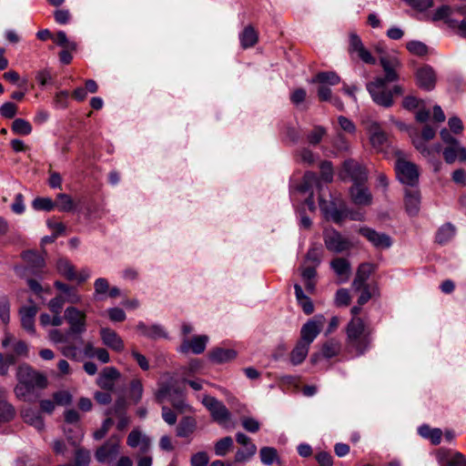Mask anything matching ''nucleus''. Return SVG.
<instances>
[{
	"mask_svg": "<svg viewBox=\"0 0 466 466\" xmlns=\"http://www.w3.org/2000/svg\"><path fill=\"white\" fill-rule=\"evenodd\" d=\"M17 384L15 387V396L25 401L32 400L36 389L47 386L46 378L27 365H21L16 372Z\"/></svg>",
	"mask_w": 466,
	"mask_h": 466,
	"instance_id": "f257e3e1",
	"label": "nucleus"
},
{
	"mask_svg": "<svg viewBox=\"0 0 466 466\" xmlns=\"http://www.w3.org/2000/svg\"><path fill=\"white\" fill-rule=\"evenodd\" d=\"M347 343L350 350L357 355H362L369 348L371 339V330L362 319L353 317L346 329Z\"/></svg>",
	"mask_w": 466,
	"mask_h": 466,
	"instance_id": "f03ea898",
	"label": "nucleus"
},
{
	"mask_svg": "<svg viewBox=\"0 0 466 466\" xmlns=\"http://www.w3.org/2000/svg\"><path fill=\"white\" fill-rule=\"evenodd\" d=\"M397 159L395 170L398 179L407 186L415 187L419 181V169L417 165L405 159L400 151L396 152Z\"/></svg>",
	"mask_w": 466,
	"mask_h": 466,
	"instance_id": "7ed1b4c3",
	"label": "nucleus"
},
{
	"mask_svg": "<svg viewBox=\"0 0 466 466\" xmlns=\"http://www.w3.org/2000/svg\"><path fill=\"white\" fill-rule=\"evenodd\" d=\"M319 205L323 214L331 218L334 222L339 223L343 219L349 218L351 220L361 221L364 219V215L360 211H350L348 209H339L333 202H328L320 195L319 197Z\"/></svg>",
	"mask_w": 466,
	"mask_h": 466,
	"instance_id": "20e7f679",
	"label": "nucleus"
},
{
	"mask_svg": "<svg viewBox=\"0 0 466 466\" xmlns=\"http://www.w3.org/2000/svg\"><path fill=\"white\" fill-rule=\"evenodd\" d=\"M435 128L429 125H426L423 127L420 135H419L417 132L410 133L413 146L424 157H431L435 153H439L441 149L440 144H436L432 147H428L426 144L427 141L431 140L435 137Z\"/></svg>",
	"mask_w": 466,
	"mask_h": 466,
	"instance_id": "39448f33",
	"label": "nucleus"
},
{
	"mask_svg": "<svg viewBox=\"0 0 466 466\" xmlns=\"http://www.w3.org/2000/svg\"><path fill=\"white\" fill-rule=\"evenodd\" d=\"M201 402L208 410L214 421L222 427L228 426L231 414L223 402L209 395H204Z\"/></svg>",
	"mask_w": 466,
	"mask_h": 466,
	"instance_id": "423d86ee",
	"label": "nucleus"
},
{
	"mask_svg": "<svg viewBox=\"0 0 466 466\" xmlns=\"http://www.w3.org/2000/svg\"><path fill=\"white\" fill-rule=\"evenodd\" d=\"M65 320L69 326L68 332L72 335H81L86 331V313L76 307L69 306L64 312Z\"/></svg>",
	"mask_w": 466,
	"mask_h": 466,
	"instance_id": "0eeeda50",
	"label": "nucleus"
},
{
	"mask_svg": "<svg viewBox=\"0 0 466 466\" xmlns=\"http://www.w3.org/2000/svg\"><path fill=\"white\" fill-rule=\"evenodd\" d=\"M119 452L120 439L117 436H111L103 445L96 449L95 458L99 463L110 464L116 461Z\"/></svg>",
	"mask_w": 466,
	"mask_h": 466,
	"instance_id": "6e6552de",
	"label": "nucleus"
},
{
	"mask_svg": "<svg viewBox=\"0 0 466 466\" xmlns=\"http://www.w3.org/2000/svg\"><path fill=\"white\" fill-rule=\"evenodd\" d=\"M325 247L333 253H342L351 248L350 241L333 228H326L323 232Z\"/></svg>",
	"mask_w": 466,
	"mask_h": 466,
	"instance_id": "1a4fd4ad",
	"label": "nucleus"
},
{
	"mask_svg": "<svg viewBox=\"0 0 466 466\" xmlns=\"http://www.w3.org/2000/svg\"><path fill=\"white\" fill-rule=\"evenodd\" d=\"M325 320V317L321 314L316 315L312 319H309L301 327L299 341L310 346V344L320 333L324 326Z\"/></svg>",
	"mask_w": 466,
	"mask_h": 466,
	"instance_id": "9d476101",
	"label": "nucleus"
},
{
	"mask_svg": "<svg viewBox=\"0 0 466 466\" xmlns=\"http://www.w3.org/2000/svg\"><path fill=\"white\" fill-rule=\"evenodd\" d=\"M339 176L342 179L350 178L354 185L363 184L367 180L366 168L352 159L343 163Z\"/></svg>",
	"mask_w": 466,
	"mask_h": 466,
	"instance_id": "9b49d317",
	"label": "nucleus"
},
{
	"mask_svg": "<svg viewBox=\"0 0 466 466\" xmlns=\"http://www.w3.org/2000/svg\"><path fill=\"white\" fill-rule=\"evenodd\" d=\"M317 187L319 190H321L322 187L319 184V179L318 176L313 172H306L302 182L298 187V189L302 193H309V196L306 198L305 204L308 206L310 211H314L316 209L315 201L313 198V188Z\"/></svg>",
	"mask_w": 466,
	"mask_h": 466,
	"instance_id": "f8f14e48",
	"label": "nucleus"
},
{
	"mask_svg": "<svg viewBox=\"0 0 466 466\" xmlns=\"http://www.w3.org/2000/svg\"><path fill=\"white\" fill-rule=\"evenodd\" d=\"M359 232L378 249H386L392 245L391 238L385 233L378 232L368 227L360 228Z\"/></svg>",
	"mask_w": 466,
	"mask_h": 466,
	"instance_id": "ddd939ff",
	"label": "nucleus"
},
{
	"mask_svg": "<svg viewBox=\"0 0 466 466\" xmlns=\"http://www.w3.org/2000/svg\"><path fill=\"white\" fill-rule=\"evenodd\" d=\"M349 52L350 54H356L358 57L364 63L369 65H375L376 58L370 54V52L364 46L360 36L351 33L350 35V46Z\"/></svg>",
	"mask_w": 466,
	"mask_h": 466,
	"instance_id": "4468645a",
	"label": "nucleus"
},
{
	"mask_svg": "<svg viewBox=\"0 0 466 466\" xmlns=\"http://www.w3.org/2000/svg\"><path fill=\"white\" fill-rule=\"evenodd\" d=\"M436 459L440 466H466V457L462 453L451 450H438Z\"/></svg>",
	"mask_w": 466,
	"mask_h": 466,
	"instance_id": "2eb2a0df",
	"label": "nucleus"
},
{
	"mask_svg": "<svg viewBox=\"0 0 466 466\" xmlns=\"http://www.w3.org/2000/svg\"><path fill=\"white\" fill-rule=\"evenodd\" d=\"M54 286L59 291L58 295L63 299L65 303L72 305L82 303L83 296L79 293L76 287L59 280H56Z\"/></svg>",
	"mask_w": 466,
	"mask_h": 466,
	"instance_id": "dca6fc26",
	"label": "nucleus"
},
{
	"mask_svg": "<svg viewBox=\"0 0 466 466\" xmlns=\"http://www.w3.org/2000/svg\"><path fill=\"white\" fill-rule=\"evenodd\" d=\"M178 393V390H174L168 384H161L157 393V400L162 401L165 399H168L173 407L179 411H185L189 410V405L182 398L176 399L172 396V393Z\"/></svg>",
	"mask_w": 466,
	"mask_h": 466,
	"instance_id": "f3484780",
	"label": "nucleus"
},
{
	"mask_svg": "<svg viewBox=\"0 0 466 466\" xmlns=\"http://www.w3.org/2000/svg\"><path fill=\"white\" fill-rule=\"evenodd\" d=\"M236 441L243 447H247V453H244V451H238L235 454V461H247L256 454L257 446L251 442V440L248 436L242 432H238L236 434Z\"/></svg>",
	"mask_w": 466,
	"mask_h": 466,
	"instance_id": "a211bd4d",
	"label": "nucleus"
},
{
	"mask_svg": "<svg viewBox=\"0 0 466 466\" xmlns=\"http://www.w3.org/2000/svg\"><path fill=\"white\" fill-rule=\"evenodd\" d=\"M380 61L385 73V77L381 84L384 85L385 83L396 81L398 79L396 70L400 66L398 58L395 56H381Z\"/></svg>",
	"mask_w": 466,
	"mask_h": 466,
	"instance_id": "6ab92c4d",
	"label": "nucleus"
},
{
	"mask_svg": "<svg viewBox=\"0 0 466 466\" xmlns=\"http://www.w3.org/2000/svg\"><path fill=\"white\" fill-rule=\"evenodd\" d=\"M370 141L372 147L377 151H382L389 145L388 136L380 129L376 122H372L369 127Z\"/></svg>",
	"mask_w": 466,
	"mask_h": 466,
	"instance_id": "aec40b11",
	"label": "nucleus"
},
{
	"mask_svg": "<svg viewBox=\"0 0 466 466\" xmlns=\"http://www.w3.org/2000/svg\"><path fill=\"white\" fill-rule=\"evenodd\" d=\"M100 337L103 344L109 349L116 352H121L124 350V341L115 330L109 328H102L100 329Z\"/></svg>",
	"mask_w": 466,
	"mask_h": 466,
	"instance_id": "412c9836",
	"label": "nucleus"
},
{
	"mask_svg": "<svg viewBox=\"0 0 466 466\" xmlns=\"http://www.w3.org/2000/svg\"><path fill=\"white\" fill-rule=\"evenodd\" d=\"M127 443L131 448H138L141 453H147L151 447V440L148 436L135 429L127 436Z\"/></svg>",
	"mask_w": 466,
	"mask_h": 466,
	"instance_id": "4be33fe9",
	"label": "nucleus"
},
{
	"mask_svg": "<svg viewBox=\"0 0 466 466\" xmlns=\"http://www.w3.org/2000/svg\"><path fill=\"white\" fill-rule=\"evenodd\" d=\"M350 195L352 202L357 206H370L372 203L371 193L363 184L353 185Z\"/></svg>",
	"mask_w": 466,
	"mask_h": 466,
	"instance_id": "5701e85b",
	"label": "nucleus"
},
{
	"mask_svg": "<svg viewBox=\"0 0 466 466\" xmlns=\"http://www.w3.org/2000/svg\"><path fill=\"white\" fill-rule=\"evenodd\" d=\"M405 209L410 216H416L420 207V193L418 188H407L404 196Z\"/></svg>",
	"mask_w": 466,
	"mask_h": 466,
	"instance_id": "b1692460",
	"label": "nucleus"
},
{
	"mask_svg": "<svg viewBox=\"0 0 466 466\" xmlns=\"http://www.w3.org/2000/svg\"><path fill=\"white\" fill-rule=\"evenodd\" d=\"M373 101L382 106H390L394 96L400 95V89H368Z\"/></svg>",
	"mask_w": 466,
	"mask_h": 466,
	"instance_id": "393cba45",
	"label": "nucleus"
},
{
	"mask_svg": "<svg viewBox=\"0 0 466 466\" xmlns=\"http://www.w3.org/2000/svg\"><path fill=\"white\" fill-rule=\"evenodd\" d=\"M330 267L338 277L339 283L347 282L351 273L350 263L344 258H336L331 260Z\"/></svg>",
	"mask_w": 466,
	"mask_h": 466,
	"instance_id": "a878e982",
	"label": "nucleus"
},
{
	"mask_svg": "<svg viewBox=\"0 0 466 466\" xmlns=\"http://www.w3.org/2000/svg\"><path fill=\"white\" fill-rule=\"evenodd\" d=\"M37 313L35 305L23 307L20 309L21 325L30 334L35 333V317Z\"/></svg>",
	"mask_w": 466,
	"mask_h": 466,
	"instance_id": "bb28decb",
	"label": "nucleus"
},
{
	"mask_svg": "<svg viewBox=\"0 0 466 466\" xmlns=\"http://www.w3.org/2000/svg\"><path fill=\"white\" fill-rule=\"evenodd\" d=\"M416 80L420 86L431 87L437 84V76L434 69L426 65L417 70Z\"/></svg>",
	"mask_w": 466,
	"mask_h": 466,
	"instance_id": "cd10ccee",
	"label": "nucleus"
},
{
	"mask_svg": "<svg viewBox=\"0 0 466 466\" xmlns=\"http://www.w3.org/2000/svg\"><path fill=\"white\" fill-rule=\"evenodd\" d=\"M309 83L312 85H318L319 87H329L339 85L341 83V79L336 72L324 71L318 73Z\"/></svg>",
	"mask_w": 466,
	"mask_h": 466,
	"instance_id": "c85d7f7f",
	"label": "nucleus"
},
{
	"mask_svg": "<svg viewBox=\"0 0 466 466\" xmlns=\"http://www.w3.org/2000/svg\"><path fill=\"white\" fill-rule=\"evenodd\" d=\"M374 268L370 263H362L359 266L355 279L352 283V288L355 290H360L364 287H369L367 280L371 275Z\"/></svg>",
	"mask_w": 466,
	"mask_h": 466,
	"instance_id": "c756f323",
	"label": "nucleus"
},
{
	"mask_svg": "<svg viewBox=\"0 0 466 466\" xmlns=\"http://www.w3.org/2000/svg\"><path fill=\"white\" fill-rule=\"evenodd\" d=\"M120 377L119 371L114 367H107L103 370L97 378V385L104 390H112L115 381Z\"/></svg>",
	"mask_w": 466,
	"mask_h": 466,
	"instance_id": "7c9ffc66",
	"label": "nucleus"
},
{
	"mask_svg": "<svg viewBox=\"0 0 466 466\" xmlns=\"http://www.w3.org/2000/svg\"><path fill=\"white\" fill-rule=\"evenodd\" d=\"M443 157L449 164L455 162L457 159L466 161V147H463L457 142L454 145L447 146L443 150Z\"/></svg>",
	"mask_w": 466,
	"mask_h": 466,
	"instance_id": "2f4dec72",
	"label": "nucleus"
},
{
	"mask_svg": "<svg viewBox=\"0 0 466 466\" xmlns=\"http://www.w3.org/2000/svg\"><path fill=\"white\" fill-rule=\"evenodd\" d=\"M208 340V337L206 335L196 336L191 340H185L180 347V350L182 352L191 350L195 354H200L205 350Z\"/></svg>",
	"mask_w": 466,
	"mask_h": 466,
	"instance_id": "473e14b6",
	"label": "nucleus"
},
{
	"mask_svg": "<svg viewBox=\"0 0 466 466\" xmlns=\"http://www.w3.org/2000/svg\"><path fill=\"white\" fill-rule=\"evenodd\" d=\"M21 414L24 421L33 426L38 431H41L45 429L44 419L38 410L32 408H27L23 410Z\"/></svg>",
	"mask_w": 466,
	"mask_h": 466,
	"instance_id": "72a5a7b5",
	"label": "nucleus"
},
{
	"mask_svg": "<svg viewBox=\"0 0 466 466\" xmlns=\"http://www.w3.org/2000/svg\"><path fill=\"white\" fill-rule=\"evenodd\" d=\"M197 429V420L193 417H184L177 426V436L180 438L190 437Z\"/></svg>",
	"mask_w": 466,
	"mask_h": 466,
	"instance_id": "f704fd0d",
	"label": "nucleus"
},
{
	"mask_svg": "<svg viewBox=\"0 0 466 466\" xmlns=\"http://www.w3.org/2000/svg\"><path fill=\"white\" fill-rule=\"evenodd\" d=\"M237 352L232 349L216 348L209 353L210 360L221 364L234 360Z\"/></svg>",
	"mask_w": 466,
	"mask_h": 466,
	"instance_id": "c9c22d12",
	"label": "nucleus"
},
{
	"mask_svg": "<svg viewBox=\"0 0 466 466\" xmlns=\"http://www.w3.org/2000/svg\"><path fill=\"white\" fill-rule=\"evenodd\" d=\"M295 295L298 303L302 308L305 314L309 315L314 311V306L311 299L306 296L300 285L295 284Z\"/></svg>",
	"mask_w": 466,
	"mask_h": 466,
	"instance_id": "e433bc0d",
	"label": "nucleus"
},
{
	"mask_svg": "<svg viewBox=\"0 0 466 466\" xmlns=\"http://www.w3.org/2000/svg\"><path fill=\"white\" fill-rule=\"evenodd\" d=\"M258 33L251 25L246 26L239 35L240 44L243 48L253 46L258 42Z\"/></svg>",
	"mask_w": 466,
	"mask_h": 466,
	"instance_id": "4c0bfd02",
	"label": "nucleus"
},
{
	"mask_svg": "<svg viewBox=\"0 0 466 466\" xmlns=\"http://www.w3.org/2000/svg\"><path fill=\"white\" fill-rule=\"evenodd\" d=\"M309 345H306L305 343H302L299 340L290 353L291 363L293 365H299L302 363L309 353Z\"/></svg>",
	"mask_w": 466,
	"mask_h": 466,
	"instance_id": "58836bf2",
	"label": "nucleus"
},
{
	"mask_svg": "<svg viewBox=\"0 0 466 466\" xmlns=\"http://www.w3.org/2000/svg\"><path fill=\"white\" fill-rule=\"evenodd\" d=\"M109 282L105 278H98L94 282L93 298L95 300H104L109 291Z\"/></svg>",
	"mask_w": 466,
	"mask_h": 466,
	"instance_id": "ea45409f",
	"label": "nucleus"
},
{
	"mask_svg": "<svg viewBox=\"0 0 466 466\" xmlns=\"http://www.w3.org/2000/svg\"><path fill=\"white\" fill-rule=\"evenodd\" d=\"M56 268L57 271L68 280L73 281L76 278L75 267L66 258H60L57 260Z\"/></svg>",
	"mask_w": 466,
	"mask_h": 466,
	"instance_id": "a19ab883",
	"label": "nucleus"
},
{
	"mask_svg": "<svg viewBox=\"0 0 466 466\" xmlns=\"http://www.w3.org/2000/svg\"><path fill=\"white\" fill-rule=\"evenodd\" d=\"M15 413L14 407L4 398V390H0V422L11 420Z\"/></svg>",
	"mask_w": 466,
	"mask_h": 466,
	"instance_id": "79ce46f5",
	"label": "nucleus"
},
{
	"mask_svg": "<svg viewBox=\"0 0 466 466\" xmlns=\"http://www.w3.org/2000/svg\"><path fill=\"white\" fill-rule=\"evenodd\" d=\"M340 348L341 346L339 340L330 339L322 345L321 354L324 358L330 359L339 353Z\"/></svg>",
	"mask_w": 466,
	"mask_h": 466,
	"instance_id": "37998d69",
	"label": "nucleus"
},
{
	"mask_svg": "<svg viewBox=\"0 0 466 466\" xmlns=\"http://www.w3.org/2000/svg\"><path fill=\"white\" fill-rule=\"evenodd\" d=\"M455 234V228L451 223H446L441 227L436 234V241L440 244H445L450 241Z\"/></svg>",
	"mask_w": 466,
	"mask_h": 466,
	"instance_id": "c03bdc74",
	"label": "nucleus"
},
{
	"mask_svg": "<svg viewBox=\"0 0 466 466\" xmlns=\"http://www.w3.org/2000/svg\"><path fill=\"white\" fill-rule=\"evenodd\" d=\"M56 207L59 211L68 212L74 208V201L72 198L65 193H60L56 197Z\"/></svg>",
	"mask_w": 466,
	"mask_h": 466,
	"instance_id": "a18cd8bd",
	"label": "nucleus"
},
{
	"mask_svg": "<svg viewBox=\"0 0 466 466\" xmlns=\"http://www.w3.org/2000/svg\"><path fill=\"white\" fill-rule=\"evenodd\" d=\"M23 258L31 264V266L35 268H42L45 266V259L44 258L38 254L37 252L29 250L25 251L23 254Z\"/></svg>",
	"mask_w": 466,
	"mask_h": 466,
	"instance_id": "49530a36",
	"label": "nucleus"
},
{
	"mask_svg": "<svg viewBox=\"0 0 466 466\" xmlns=\"http://www.w3.org/2000/svg\"><path fill=\"white\" fill-rule=\"evenodd\" d=\"M12 131L18 135L26 136L32 132V126L23 118H16L12 124Z\"/></svg>",
	"mask_w": 466,
	"mask_h": 466,
	"instance_id": "de8ad7c7",
	"label": "nucleus"
},
{
	"mask_svg": "<svg viewBox=\"0 0 466 466\" xmlns=\"http://www.w3.org/2000/svg\"><path fill=\"white\" fill-rule=\"evenodd\" d=\"M259 456L262 463L271 465L278 458V451L273 447H263L259 451Z\"/></svg>",
	"mask_w": 466,
	"mask_h": 466,
	"instance_id": "09e8293b",
	"label": "nucleus"
},
{
	"mask_svg": "<svg viewBox=\"0 0 466 466\" xmlns=\"http://www.w3.org/2000/svg\"><path fill=\"white\" fill-rule=\"evenodd\" d=\"M35 210L51 211L56 208V202L50 198H36L32 202Z\"/></svg>",
	"mask_w": 466,
	"mask_h": 466,
	"instance_id": "8fccbe9b",
	"label": "nucleus"
},
{
	"mask_svg": "<svg viewBox=\"0 0 466 466\" xmlns=\"http://www.w3.org/2000/svg\"><path fill=\"white\" fill-rule=\"evenodd\" d=\"M53 41L59 46L63 47V49H70L76 50V42L69 40L64 31H59L54 36Z\"/></svg>",
	"mask_w": 466,
	"mask_h": 466,
	"instance_id": "3c124183",
	"label": "nucleus"
},
{
	"mask_svg": "<svg viewBox=\"0 0 466 466\" xmlns=\"http://www.w3.org/2000/svg\"><path fill=\"white\" fill-rule=\"evenodd\" d=\"M233 440L231 437H224L218 441L215 444V453L218 456H225L227 452L232 448Z\"/></svg>",
	"mask_w": 466,
	"mask_h": 466,
	"instance_id": "603ef678",
	"label": "nucleus"
},
{
	"mask_svg": "<svg viewBox=\"0 0 466 466\" xmlns=\"http://www.w3.org/2000/svg\"><path fill=\"white\" fill-rule=\"evenodd\" d=\"M53 399L56 405L68 406L73 401V395L68 390H58L53 393Z\"/></svg>",
	"mask_w": 466,
	"mask_h": 466,
	"instance_id": "864d4df0",
	"label": "nucleus"
},
{
	"mask_svg": "<svg viewBox=\"0 0 466 466\" xmlns=\"http://www.w3.org/2000/svg\"><path fill=\"white\" fill-rule=\"evenodd\" d=\"M406 47L412 55L423 56L428 53L427 46L420 41H410L406 44Z\"/></svg>",
	"mask_w": 466,
	"mask_h": 466,
	"instance_id": "5fc2aeb1",
	"label": "nucleus"
},
{
	"mask_svg": "<svg viewBox=\"0 0 466 466\" xmlns=\"http://www.w3.org/2000/svg\"><path fill=\"white\" fill-rule=\"evenodd\" d=\"M130 398L135 401L138 402L143 395V385L140 380L135 379L130 382Z\"/></svg>",
	"mask_w": 466,
	"mask_h": 466,
	"instance_id": "6e6d98bb",
	"label": "nucleus"
},
{
	"mask_svg": "<svg viewBox=\"0 0 466 466\" xmlns=\"http://www.w3.org/2000/svg\"><path fill=\"white\" fill-rule=\"evenodd\" d=\"M326 134V130L324 127H315L307 136V140L309 142V144L312 145V146H316L318 145L322 137H324V135Z\"/></svg>",
	"mask_w": 466,
	"mask_h": 466,
	"instance_id": "4d7b16f0",
	"label": "nucleus"
},
{
	"mask_svg": "<svg viewBox=\"0 0 466 466\" xmlns=\"http://www.w3.org/2000/svg\"><path fill=\"white\" fill-rule=\"evenodd\" d=\"M90 463V452L85 449H77L75 453L74 466H88Z\"/></svg>",
	"mask_w": 466,
	"mask_h": 466,
	"instance_id": "13d9d810",
	"label": "nucleus"
},
{
	"mask_svg": "<svg viewBox=\"0 0 466 466\" xmlns=\"http://www.w3.org/2000/svg\"><path fill=\"white\" fill-rule=\"evenodd\" d=\"M320 178L318 177L320 180H323L325 183H329L333 179V168L332 165L329 161H324L320 165ZM321 185V183L319 182Z\"/></svg>",
	"mask_w": 466,
	"mask_h": 466,
	"instance_id": "bf43d9fd",
	"label": "nucleus"
},
{
	"mask_svg": "<svg viewBox=\"0 0 466 466\" xmlns=\"http://www.w3.org/2000/svg\"><path fill=\"white\" fill-rule=\"evenodd\" d=\"M0 319L5 324L10 320V303L5 297L0 298Z\"/></svg>",
	"mask_w": 466,
	"mask_h": 466,
	"instance_id": "052dcab7",
	"label": "nucleus"
},
{
	"mask_svg": "<svg viewBox=\"0 0 466 466\" xmlns=\"http://www.w3.org/2000/svg\"><path fill=\"white\" fill-rule=\"evenodd\" d=\"M242 427L248 432L255 433L259 431L260 423L254 418L244 417L241 420Z\"/></svg>",
	"mask_w": 466,
	"mask_h": 466,
	"instance_id": "680f3d73",
	"label": "nucleus"
},
{
	"mask_svg": "<svg viewBox=\"0 0 466 466\" xmlns=\"http://www.w3.org/2000/svg\"><path fill=\"white\" fill-rule=\"evenodd\" d=\"M112 425H113V420L111 418L106 419L103 421L102 426L100 427V429L96 430L93 433L94 439L96 440V441H99V440L103 439L106 436V434L107 433V431H109V429L111 428Z\"/></svg>",
	"mask_w": 466,
	"mask_h": 466,
	"instance_id": "e2e57ef3",
	"label": "nucleus"
},
{
	"mask_svg": "<svg viewBox=\"0 0 466 466\" xmlns=\"http://www.w3.org/2000/svg\"><path fill=\"white\" fill-rule=\"evenodd\" d=\"M350 302V296L346 289H340L336 292L335 303L337 306H348Z\"/></svg>",
	"mask_w": 466,
	"mask_h": 466,
	"instance_id": "0e129e2a",
	"label": "nucleus"
},
{
	"mask_svg": "<svg viewBox=\"0 0 466 466\" xmlns=\"http://www.w3.org/2000/svg\"><path fill=\"white\" fill-rule=\"evenodd\" d=\"M147 338L152 339L167 338V332L160 325H152L149 326L148 328V332H147Z\"/></svg>",
	"mask_w": 466,
	"mask_h": 466,
	"instance_id": "69168bd1",
	"label": "nucleus"
},
{
	"mask_svg": "<svg viewBox=\"0 0 466 466\" xmlns=\"http://www.w3.org/2000/svg\"><path fill=\"white\" fill-rule=\"evenodd\" d=\"M17 112L16 106L12 102H6L0 107V114L5 118H13Z\"/></svg>",
	"mask_w": 466,
	"mask_h": 466,
	"instance_id": "338daca9",
	"label": "nucleus"
},
{
	"mask_svg": "<svg viewBox=\"0 0 466 466\" xmlns=\"http://www.w3.org/2000/svg\"><path fill=\"white\" fill-rule=\"evenodd\" d=\"M191 466H208V456L204 451H199L191 457Z\"/></svg>",
	"mask_w": 466,
	"mask_h": 466,
	"instance_id": "774afa93",
	"label": "nucleus"
}]
</instances>
